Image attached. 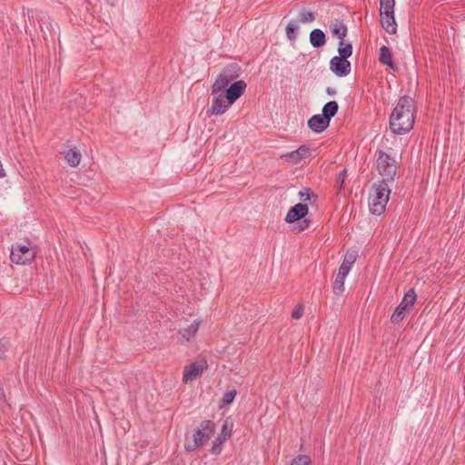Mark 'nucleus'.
I'll return each mask as SVG.
<instances>
[{
	"label": "nucleus",
	"instance_id": "obj_1",
	"mask_svg": "<svg viewBox=\"0 0 465 465\" xmlns=\"http://www.w3.org/2000/svg\"><path fill=\"white\" fill-rule=\"evenodd\" d=\"M416 111V103L411 96H401L390 115L391 131L398 135L409 133L414 126Z\"/></svg>",
	"mask_w": 465,
	"mask_h": 465
},
{
	"label": "nucleus",
	"instance_id": "obj_2",
	"mask_svg": "<svg viewBox=\"0 0 465 465\" xmlns=\"http://www.w3.org/2000/svg\"><path fill=\"white\" fill-rule=\"evenodd\" d=\"M215 428V423L213 420H205L202 421L192 435L186 434L184 440L185 450L192 452L206 444L214 433Z\"/></svg>",
	"mask_w": 465,
	"mask_h": 465
},
{
	"label": "nucleus",
	"instance_id": "obj_3",
	"mask_svg": "<svg viewBox=\"0 0 465 465\" xmlns=\"http://www.w3.org/2000/svg\"><path fill=\"white\" fill-rule=\"evenodd\" d=\"M391 189L385 182L374 183L369 195V207L371 213L381 215L384 213L389 201Z\"/></svg>",
	"mask_w": 465,
	"mask_h": 465
},
{
	"label": "nucleus",
	"instance_id": "obj_4",
	"mask_svg": "<svg viewBox=\"0 0 465 465\" xmlns=\"http://www.w3.org/2000/svg\"><path fill=\"white\" fill-rule=\"evenodd\" d=\"M376 168L382 177L380 182H385L386 183L394 182L398 171L396 160L382 150L376 151Z\"/></svg>",
	"mask_w": 465,
	"mask_h": 465
},
{
	"label": "nucleus",
	"instance_id": "obj_5",
	"mask_svg": "<svg viewBox=\"0 0 465 465\" xmlns=\"http://www.w3.org/2000/svg\"><path fill=\"white\" fill-rule=\"evenodd\" d=\"M242 73V67L237 63L227 64L213 83V92L223 91V89L240 77Z\"/></svg>",
	"mask_w": 465,
	"mask_h": 465
},
{
	"label": "nucleus",
	"instance_id": "obj_6",
	"mask_svg": "<svg viewBox=\"0 0 465 465\" xmlns=\"http://www.w3.org/2000/svg\"><path fill=\"white\" fill-rule=\"evenodd\" d=\"M394 6V0H380V22L382 28L389 34H395L397 31Z\"/></svg>",
	"mask_w": 465,
	"mask_h": 465
},
{
	"label": "nucleus",
	"instance_id": "obj_7",
	"mask_svg": "<svg viewBox=\"0 0 465 465\" xmlns=\"http://www.w3.org/2000/svg\"><path fill=\"white\" fill-rule=\"evenodd\" d=\"M417 295L414 289H410L403 296L401 303L395 308L391 316V322L394 324L401 322L404 318L412 311Z\"/></svg>",
	"mask_w": 465,
	"mask_h": 465
},
{
	"label": "nucleus",
	"instance_id": "obj_8",
	"mask_svg": "<svg viewBox=\"0 0 465 465\" xmlns=\"http://www.w3.org/2000/svg\"><path fill=\"white\" fill-rule=\"evenodd\" d=\"M35 257V252L32 250L30 242L27 245L15 243L12 245L10 260L16 264H26L31 262Z\"/></svg>",
	"mask_w": 465,
	"mask_h": 465
},
{
	"label": "nucleus",
	"instance_id": "obj_9",
	"mask_svg": "<svg viewBox=\"0 0 465 465\" xmlns=\"http://www.w3.org/2000/svg\"><path fill=\"white\" fill-rule=\"evenodd\" d=\"M212 95L213 96L212 99V104L207 109V114L211 115H222L223 114L232 104H227V99L223 96V91H218L217 93L213 92Z\"/></svg>",
	"mask_w": 465,
	"mask_h": 465
},
{
	"label": "nucleus",
	"instance_id": "obj_10",
	"mask_svg": "<svg viewBox=\"0 0 465 465\" xmlns=\"http://www.w3.org/2000/svg\"><path fill=\"white\" fill-rule=\"evenodd\" d=\"M246 86L247 84L243 80H238L223 89V96L227 99V104H233L243 94Z\"/></svg>",
	"mask_w": 465,
	"mask_h": 465
},
{
	"label": "nucleus",
	"instance_id": "obj_11",
	"mask_svg": "<svg viewBox=\"0 0 465 465\" xmlns=\"http://www.w3.org/2000/svg\"><path fill=\"white\" fill-rule=\"evenodd\" d=\"M331 71L339 77L347 76L351 73V64L345 57L334 56L330 61Z\"/></svg>",
	"mask_w": 465,
	"mask_h": 465
},
{
	"label": "nucleus",
	"instance_id": "obj_12",
	"mask_svg": "<svg viewBox=\"0 0 465 465\" xmlns=\"http://www.w3.org/2000/svg\"><path fill=\"white\" fill-rule=\"evenodd\" d=\"M309 213V207L306 203H296L289 209L284 218L285 223H294L304 219Z\"/></svg>",
	"mask_w": 465,
	"mask_h": 465
},
{
	"label": "nucleus",
	"instance_id": "obj_13",
	"mask_svg": "<svg viewBox=\"0 0 465 465\" xmlns=\"http://www.w3.org/2000/svg\"><path fill=\"white\" fill-rule=\"evenodd\" d=\"M311 155V151L308 145L302 144L298 149L292 151L282 157L291 163L296 164L302 159L308 158Z\"/></svg>",
	"mask_w": 465,
	"mask_h": 465
},
{
	"label": "nucleus",
	"instance_id": "obj_14",
	"mask_svg": "<svg viewBox=\"0 0 465 465\" xmlns=\"http://www.w3.org/2000/svg\"><path fill=\"white\" fill-rule=\"evenodd\" d=\"M330 125L322 114H314L308 120V127L315 133H322Z\"/></svg>",
	"mask_w": 465,
	"mask_h": 465
},
{
	"label": "nucleus",
	"instance_id": "obj_15",
	"mask_svg": "<svg viewBox=\"0 0 465 465\" xmlns=\"http://www.w3.org/2000/svg\"><path fill=\"white\" fill-rule=\"evenodd\" d=\"M231 436V431L228 430L227 425L224 424L222 428L221 433L218 437L213 441V446L211 452L214 455H217L222 450V445L223 442Z\"/></svg>",
	"mask_w": 465,
	"mask_h": 465
},
{
	"label": "nucleus",
	"instance_id": "obj_16",
	"mask_svg": "<svg viewBox=\"0 0 465 465\" xmlns=\"http://www.w3.org/2000/svg\"><path fill=\"white\" fill-rule=\"evenodd\" d=\"M204 368L203 364L192 363L184 368L183 380L184 382L194 380L200 373L203 372Z\"/></svg>",
	"mask_w": 465,
	"mask_h": 465
},
{
	"label": "nucleus",
	"instance_id": "obj_17",
	"mask_svg": "<svg viewBox=\"0 0 465 465\" xmlns=\"http://www.w3.org/2000/svg\"><path fill=\"white\" fill-rule=\"evenodd\" d=\"M330 30L331 34L339 38V40L345 39L348 32L347 25L343 23V21L335 19L331 21L330 24Z\"/></svg>",
	"mask_w": 465,
	"mask_h": 465
},
{
	"label": "nucleus",
	"instance_id": "obj_18",
	"mask_svg": "<svg viewBox=\"0 0 465 465\" xmlns=\"http://www.w3.org/2000/svg\"><path fill=\"white\" fill-rule=\"evenodd\" d=\"M379 61L381 62V64L387 65L388 67L391 68L392 70H394V71L397 70V65L395 64V63L392 60V54H391V49L386 45H382L380 48Z\"/></svg>",
	"mask_w": 465,
	"mask_h": 465
},
{
	"label": "nucleus",
	"instance_id": "obj_19",
	"mask_svg": "<svg viewBox=\"0 0 465 465\" xmlns=\"http://www.w3.org/2000/svg\"><path fill=\"white\" fill-rule=\"evenodd\" d=\"M310 43L314 48L322 47L326 43V35L321 29H313L310 33Z\"/></svg>",
	"mask_w": 465,
	"mask_h": 465
},
{
	"label": "nucleus",
	"instance_id": "obj_20",
	"mask_svg": "<svg viewBox=\"0 0 465 465\" xmlns=\"http://www.w3.org/2000/svg\"><path fill=\"white\" fill-rule=\"evenodd\" d=\"M347 275V272H345L344 268L339 270L338 273L336 274L333 282V293L335 295H341L344 292V280Z\"/></svg>",
	"mask_w": 465,
	"mask_h": 465
},
{
	"label": "nucleus",
	"instance_id": "obj_21",
	"mask_svg": "<svg viewBox=\"0 0 465 465\" xmlns=\"http://www.w3.org/2000/svg\"><path fill=\"white\" fill-rule=\"evenodd\" d=\"M64 153V159L67 163L72 167H76L79 165L81 162L82 155L78 150L75 148L69 149Z\"/></svg>",
	"mask_w": 465,
	"mask_h": 465
},
{
	"label": "nucleus",
	"instance_id": "obj_22",
	"mask_svg": "<svg viewBox=\"0 0 465 465\" xmlns=\"http://www.w3.org/2000/svg\"><path fill=\"white\" fill-rule=\"evenodd\" d=\"M339 110V105L336 101H330L326 103L322 107V115L326 121L331 122V118L335 116Z\"/></svg>",
	"mask_w": 465,
	"mask_h": 465
},
{
	"label": "nucleus",
	"instance_id": "obj_23",
	"mask_svg": "<svg viewBox=\"0 0 465 465\" xmlns=\"http://www.w3.org/2000/svg\"><path fill=\"white\" fill-rule=\"evenodd\" d=\"M338 53L340 57H345L348 59L352 54V45L351 43H345V39L339 42Z\"/></svg>",
	"mask_w": 465,
	"mask_h": 465
},
{
	"label": "nucleus",
	"instance_id": "obj_24",
	"mask_svg": "<svg viewBox=\"0 0 465 465\" xmlns=\"http://www.w3.org/2000/svg\"><path fill=\"white\" fill-rule=\"evenodd\" d=\"M199 329V322H193L187 328L182 329L180 331L181 335L185 338L187 341L190 340L191 337L194 336Z\"/></svg>",
	"mask_w": 465,
	"mask_h": 465
},
{
	"label": "nucleus",
	"instance_id": "obj_25",
	"mask_svg": "<svg viewBox=\"0 0 465 465\" xmlns=\"http://www.w3.org/2000/svg\"><path fill=\"white\" fill-rule=\"evenodd\" d=\"M355 260H356V255L354 253L347 252L339 270H341L342 268H344L345 272H347V274H348L350 272L352 264L354 263Z\"/></svg>",
	"mask_w": 465,
	"mask_h": 465
},
{
	"label": "nucleus",
	"instance_id": "obj_26",
	"mask_svg": "<svg viewBox=\"0 0 465 465\" xmlns=\"http://www.w3.org/2000/svg\"><path fill=\"white\" fill-rule=\"evenodd\" d=\"M299 26L296 21L289 23L286 26V36L290 41H295L297 38V30Z\"/></svg>",
	"mask_w": 465,
	"mask_h": 465
},
{
	"label": "nucleus",
	"instance_id": "obj_27",
	"mask_svg": "<svg viewBox=\"0 0 465 465\" xmlns=\"http://www.w3.org/2000/svg\"><path fill=\"white\" fill-rule=\"evenodd\" d=\"M300 199L303 202H311L312 203L316 202L318 196L314 194L310 188H304V190L299 192Z\"/></svg>",
	"mask_w": 465,
	"mask_h": 465
},
{
	"label": "nucleus",
	"instance_id": "obj_28",
	"mask_svg": "<svg viewBox=\"0 0 465 465\" xmlns=\"http://www.w3.org/2000/svg\"><path fill=\"white\" fill-rule=\"evenodd\" d=\"M347 176H348L347 169H343L338 174L337 179H336V186H337L338 193H341L342 192V190H344L345 181H346Z\"/></svg>",
	"mask_w": 465,
	"mask_h": 465
},
{
	"label": "nucleus",
	"instance_id": "obj_29",
	"mask_svg": "<svg viewBox=\"0 0 465 465\" xmlns=\"http://www.w3.org/2000/svg\"><path fill=\"white\" fill-rule=\"evenodd\" d=\"M10 339L9 338H2L0 339V359H6V352L10 348Z\"/></svg>",
	"mask_w": 465,
	"mask_h": 465
},
{
	"label": "nucleus",
	"instance_id": "obj_30",
	"mask_svg": "<svg viewBox=\"0 0 465 465\" xmlns=\"http://www.w3.org/2000/svg\"><path fill=\"white\" fill-rule=\"evenodd\" d=\"M315 20V15L311 12V11H307V10H302V12H300V15H299V21L301 23H312Z\"/></svg>",
	"mask_w": 465,
	"mask_h": 465
},
{
	"label": "nucleus",
	"instance_id": "obj_31",
	"mask_svg": "<svg viewBox=\"0 0 465 465\" xmlns=\"http://www.w3.org/2000/svg\"><path fill=\"white\" fill-rule=\"evenodd\" d=\"M311 458L308 455H298L292 460L291 465H311Z\"/></svg>",
	"mask_w": 465,
	"mask_h": 465
},
{
	"label": "nucleus",
	"instance_id": "obj_32",
	"mask_svg": "<svg viewBox=\"0 0 465 465\" xmlns=\"http://www.w3.org/2000/svg\"><path fill=\"white\" fill-rule=\"evenodd\" d=\"M235 396H236L235 390L228 391L224 393V395L222 399V402L226 405L231 404L233 401Z\"/></svg>",
	"mask_w": 465,
	"mask_h": 465
},
{
	"label": "nucleus",
	"instance_id": "obj_33",
	"mask_svg": "<svg viewBox=\"0 0 465 465\" xmlns=\"http://www.w3.org/2000/svg\"><path fill=\"white\" fill-rule=\"evenodd\" d=\"M309 225L310 220L304 218L301 220V222L296 226H294V229L297 230L298 232H303L306 229H308Z\"/></svg>",
	"mask_w": 465,
	"mask_h": 465
},
{
	"label": "nucleus",
	"instance_id": "obj_34",
	"mask_svg": "<svg viewBox=\"0 0 465 465\" xmlns=\"http://www.w3.org/2000/svg\"><path fill=\"white\" fill-rule=\"evenodd\" d=\"M303 314V308L302 305H296L292 312V317L293 319H300Z\"/></svg>",
	"mask_w": 465,
	"mask_h": 465
},
{
	"label": "nucleus",
	"instance_id": "obj_35",
	"mask_svg": "<svg viewBox=\"0 0 465 465\" xmlns=\"http://www.w3.org/2000/svg\"><path fill=\"white\" fill-rule=\"evenodd\" d=\"M326 92L329 95H335L336 94V91L331 88V87H327L326 88Z\"/></svg>",
	"mask_w": 465,
	"mask_h": 465
},
{
	"label": "nucleus",
	"instance_id": "obj_36",
	"mask_svg": "<svg viewBox=\"0 0 465 465\" xmlns=\"http://www.w3.org/2000/svg\"><path fill=\"white\" fill-rule=\"evenodd\" d=\"M0 396H5V392L2 391V393H0Z\"/></svg>",
	"mask_w": 465,
	"mask_h": 465
},
{
	"label": "nucleus",
	"instance_id": "obj_37",
	"mask_svg": "<svg viewBox=\"0 0 465 465\" xmlns=\"http://www.w3.org/2000/svg\"><path fill=\"white\" fill-rule=\"evenodd\" d=\"M0 396H5V392L2 391V393H0Z\"/></svg>",
	"mask_w": 465,
	"mask_h": 465
}]
</instances>
